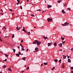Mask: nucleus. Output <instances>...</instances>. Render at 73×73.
<instances>
[{"instance_id":"60","label":"nucleus","mask_w":73,"mask_h":73,"mask_svg":"<svg viewBox=\"0 0 73 73\" xmlns=\"http://www.w3.org/2000/svg\"><path fill=\"white\" fill-rule=\"evenodd\" d=\"M21 47L22 48H23V46H22V45L21 46Z\"/></svg>"},{"instance_id":"10","label":"nucleus","mask_w":73,"mask_h":73,"mask_svg":"<svg viewBox=\"0 0 73 73\" xmlns=\"http://www.w3.org/2000/svg\"><path fill=\"white\" fill-rule=\"evenodd\" d=\"M62 13H66V12H65V11H64V10H62Z\"/></svg>"},{"instance_id":"23","label":"nucleus","mask_w":73,"mask_h":73,"mask_svg":"<svg viewBox=\"0 0 73 73\" xmlns=\"http://www.w3.org/2000/svg\"><path fill=\"white\" fill-rule=\"evenodd\" d=\"M16 55L17 56H18V57L19 56V54H16Z\"/></svg>"},{"instance_id":"26","label":"nucleus","mask_w":73,"mask_h":73,"mask_svg":"<svg viewBox=\"0 0 73 73\" xmlns=\"http://www.w3.org/2000/svg\"><path fill=\"white\" fill-rule=\"evenodd\" d=\"M66 57V56H64L63 58H64V59H65Z\"/></svg>"},{"instance_id":"17","label":"nucleus","mask_w":73,"mask_h":73,"mask_svg":"<svg viewBox=\"0 0 73 73\" xmlns=\"http://www.w3.org/2000/svg\"><path fill=\"white\" fill-rule=\"evenodd\" d=\"M61 1H62V0H59L58 1V2L59 3H61Z\"/></svg>"},{"instance_id":"3","label":"nucleus","mask_w":73,"mask_h":73,"mask_svg":"<svg viewBox=\"0 0 73 73\" xmlns=\"http://www.w3.org/2000/svg\"><path fill=\"white\" fill-rule=\"evenodd\" d=\"M38 41L37 40H35V41L33 43V44H36V43L37 44Z\"/></svg>"},{"instance_id":"50","label":"nucleus","mask_w":73,"mask_h":73,"mask_svg":"<svg viewBox=\"0 0 73 73\" xmlns=\"http://www.w3.org/2000/svg\"><path fill=\"white\" fill-rule=\"evenodd\" d=\"M72 70H73V67H71Z\"/></svg>"},{"instance_id":"18","label":"nucleus","mask_w":73,"mask_h":73,"mask_svg":"<svg viewBox=\"0 0 73 73\" xmlns=\"http://www.w3.org/2000/svg\"><path fill=\"white\" fill-rule=\"evenodd\" d=\"M54 61L55 62H57V61H58V60L57 59H54Z\"/></svg>"},{"instance_id":"38","label":"nucleus","mask_w":73,"mask_h":73,"mask_svg":"<svg viewBox=\"0 0 73 73\" xmlns=\"http://www.w3.org/2000/svg\"><path fill=\"white\" fill-rule=\"evenodd\" d=\"M45 11H42V13H45Z\"/></svg>"},{"instance_id":"37","label":"nucleus","mask_w":73,"mask_h":73,"mask_svg":"<svg viewBox=\"0 0 73 73\" xmlns=\"http://www.w3.org/2000/svg\"><path fill=\"white\" fill-rule=\"evenodd\" d=\"M31 16H33V17H35V16H34V14L31 15Z\"/></svg>"},{"instance_id":"27","label":"nucleus","mask_w":73,"mask_h":73,"mask_svg":"<svg viewBox=\"0 0 73 73\" xmlns=\"http://www.w3.org/2000/svg\"><path fill=\"white\" fill-rule=\"evenodd\" d=\"M5 67H6V66L5 65H4L3 66V68H5Z\"/></svg>"},{"instance_id":"52","label":"nucleus","mask_w":73,"mask_h":73,"mask_svg":"<svg viewBox=\"0 0 73 73\" xmlns=\"http://www.w3.org/2000/svg\"><path fill=\"white\" fill-rule=\"evenodd\" d=\"M43 65V64H42L41 65V66H42Z\"/></svg>"},{"instance_id":"6","label":"nucleus","mask_w":73,"mask_h":73,"mask_svg":"<svg viewBox=\"0 0 73 73\" xmlns=\"http://www.w3.org/2000/svg\"><path fill=\"white\" fill-rule=\"evenodd\" d=\"M43 37L44 38L45 40H46V39H49V38H48L46 36L45 37V36H43Z\"/></svg>"},{"instance_id":"57","label":"nucleus","mask_w":73,"mask_h":73,"mask_svg":"<svg viewBox=\"0 0 73 73\" xmlns=\"http://www.w3.org/2000/svg\"><path fill=\"white\" fill-rule=\"evenodd\" d=\"M20 46H21L22 45V44H20Z\"/></svg>"},{"instance_id":"39","label":"nucleus","mask_w":73,"mask_h":73,"mask_svg":"<svg viewBox=\"0 0 73 73\" xmlns=\"http://www.w3.org/2000/svg\"><path fill=\"white\" fill-rule=\"evenodd\" d=\"M3 28H4L5 29H7V28H6V27H3Z\"/></svg>"},{"instance_id":"53","label":"nucleus","mask_w":73,"mask_h":73,"mask_svg":"<svg viewBox=\"0 0 73 73\" xmlns=\"http://www.w3.org/2000/svg\"><path fill=\"white\" fill-rule=\"evenodd\" d=\"M71 73H73V70H72L71 71Z\"/></svg>"},{"instance_id":"49","label":"nucleus","mask_w":73,"mask_h":73,"mask_svg":"<svg viewBox=\"0 0 73 73\" xmlns=\"http://www.w3.org/2000/svg\"><path fill=\"white\" fill-rule=\"evenodd\" d=\"M65 67L64 66V65H63L62 66V68H64Z\"/></svg>"},{"instance_id":"34","label":"nucleus","mask_w":73,"mask_h":73,"mask_svg":"<svg viewBox=\"0 0 73 73\" xmlns=\"http://www.w3.org/2000/svg\"><path fill=\"white\" fill-rule=\"evenodd\" d=\"M37 11H41V10L40 9H39L38 10H37Z\"/></svg>"},{"instance_id":"54","label":"nucleus","mask_w":73,"mask_h":73,"mask_svg":"<svg viewBox=\"0 0 73 73\" xmlns=\"http://www.w3.org/2000/svg\"><path fill=\"white\" fill-rule=\"evenodd\" d=\"M18 48V49H20V46H18L17 47Z\"/></svg>"},{"instance_id":"24","label":"nucleus","mask_w":73,"mask_h":73,"mask_svg":"<svg viewBox=\"0 0 73 73\" xmlns=\"http://www.w3.org/2000/svg\"><path fill=\"white\" fill-rule=\"evenodd\" d=\"M17 2L18 3H20V0H17Z\"/></svg>"},{"instance_id":"20","label":"nucleus","mask_w":73,"mask_h":73,"mask_svg":"<svg viewBox=\"0 0 73 73\" xmlns=\"http://www.w3.org/2000/svg\"><path fill=\"white\" fill-rule=\"evenodd\" d=\"M65 39V38H62V36H61V40H64Z\"/></svg>"},{"instance_id":"44","label":"nucleus","mask_w":73,"mask_h":73,"mask_svg":"<svg viewBox=\"0 0 73 73\" xmlns=\"http://www.w3.org/2000/svg\"><path fill=\"white\" fill-rule=\"evenodd\" d=\"M20 8H21V9H23V8L22 7V6H21Z\"/></svg>"},{"instance_id":"2","label":"nucleus","mask_w":73,"mask_h":73,"mask_svg":"<svg viewBox=\"0 0 73 73\" xmlns=\"http://www.w3.org/2000/svg\"><path fill=\"white\" fill-rule=\"evenodd\" d=\"M47 20L48 22H50L52 21V19L50 18H48Z\"/></svg>"},{"instance_id":"58","label":"nucleus","mask_w":73,"mask_h":73,"mask_svg":"<svg viewBox=\"0 0 73 73\" xmlns=\"http://www.w3.org/2000/svg\"><path fill=\"white\" fill-rule=\"evenodd\" d=\"M29 0H27V2H28V1H29Z\"/></svg>"},{"instance_id":"56","label":"nucleus","mask_w":73,"mask_h":73,"mask_svg":"<svg viewBox=\"0 0 73 73\" xmlns=\"http://www.w3.org/2000/svg\"><path fill=\"white\" fill-rule=\"evenodd\" d=\"M70 58H71V56H70Z\"/></svg>"},{"instance_id":"35","label":"nucleus","mask_w":73,"mask_h":73,"mask_svg":"<svg viewBox=\"0 0 73 73\" xmlns=\"http://www.w3.org/2000/svg\"><path fill=\"white\" fill-rule=\"evenodd\" d=\"M68 10H70V8H68Z\"/></svg>"},{"instance_id":"59","label":"nucleus","mask_w":73,"mask_h":73,"mask_svg":"<svg viewBox=\"0 0 73 73\" xmlns=\"http://www.w3.org/2000/svg\"><path fill=\"white\" fill-rule=\"evenodd\" d=\"M19 3H17V5H19Z\"/></svg>"},{"instance_id":"61","label":"nucleus","mask_w":73,"mask_h":73,"mask_svg":"<svg viewBox=\"0 0 73 73\" xmlns=\"http://www.w3.org/2000/svg\"><path fill=\"white\" fill-rule=\"evenodd\" d=\"M1 15H4V13H2L1 14Z\"/></svg>"},{"instance_id":"36","label":"nucleus","mask_w":73,"mask_h":73,"mask_svg":"<svg viewBox=\"0 0 73 73\" xmlns=\"http://www.w3.org/2000/svg\"><path fill=\"white\" fill-rule=\"evenodd\" d=\"M71 50H72V52H73V48H72L71 49H70Z\"/></svg>"},{"instance_id":"45","label":"nucleus","mask_w":73,"mask_h":73,"mask_svg":"<svg viewBox=\"0 0 73 73\" xmlns=\"http://www.w3.org/2000/svg\"><path fill=\"white\" fill-rule=\"evenodd\" d=\"M7 59H6L5 60H4V61H7Z\"/></svg>"},{"instance_id":"7","label":"nucleus","mask_w":73,"mask_h":73,"mask_svg":"<svg viewBox=\"0 0 73 73\" xmlns=\"http://www.w3.org/2000/svg\"><path fill=\"white\" fill-rule=\"evenodd\" d=\"M48 46H51V45H52L51 43H48Z\"/></svg>"},{"instance_id":"16","label":"nucleus","mask_w":73,"mask_h":73,"mask_svg":"<svg viewBox=\"0 0 73 73\" xmlns=\"http://www.w3.org/2000/svg\"><path fill=\"white\" fill-rule=\"evenodd\" d=\"M59 45L60 47H62V43H60V44H59Z\"/></svg>"},{"instance_id":"25","label":"nucleus","mask_w":73,"mask_h":73,"mask_svg":"<svg viewBox=\"0 0 73 73\" xmlns=\"http://www.w3.org/2000/svg\"><path fill=\"white\" fill-rule=\"evenodd\" d=\"M15 35L14 34H13L12 36V37H13V38H14V37H15Z\"/></svg>"},{"instance_id":"9","label":"nucleus","mask_w":73,"mask_h":73,"mask_svg":"<svg viewBox=\"0 0 73 73\" xmlns=\"http://www.w3.org/2000/svg\"><path fill=\"white\" fill-rule=\"evenodd\" d=\"M22 59L23 60H24L25 61H26V59H26V57H24V58H23Z\"/></svg>"},{"instance_id":"64","label":"nucleus","mask_w":73,"mask_h":73,"mask_svg":"<svg viewBox=\"0 0 73 73\" xmlns=\"http://www.w3.org/2000/svg\"><path fill=\"white\" fill-rule=\"evenodd\" d=\"M0 73H2V72H1Z\"/></svg>"},{"instance_id":"19","label":"nucleus","mask_w":73,"mask_h":73,"mask_svg":"<svg viewBox=\"0 0 73 73\" xmlns=\"http://www.w3.org/2000/svg\"><path fill=\"white\" fill-rule=\"evenodd\" d=\"M27 33V34L28 35H30V32H27L26 33Z\"/></svg>"},{"instance_id":"22","label":"nucleus","mask_w":73,"mask_h":73,"mask_svg":"<svg viewBox=\"0 0 73 73\" xmlns=\"http://www.w3.org/2000/svg\"><path fill=\"white\" fill-rule=\"evenodd\" d=\"M22 50H25L24 48V46H23V47L22 48Z\"/></svg>"},{"instance_id":"13","label":"nucleus","mask_w":73,"mask_h":73,"mask_svg":"<svg viewBox=\"0 0 73 73\" xmlns=\"http://www.w3.org/2000/svg\"><path fill=\"white\" fill-rule=\"evenodd\" d=\"M68 62H71V60H70V59H68Z\"/></svg>"},{"instance_id":"21","label":"nucleus","mask_w":73,"mask_h":73,"mask_svg":"<svg viewBox=\"0 0 73 73\" xmlns=\"http://www.w3.org/2000/svg\"><path fill=\"white\" fill-rule=\"evenodd\" d=\"M44 65H48V63H47V62L46 63H44Z\"/></svg>"},{"instance_id":"55","label":"nucleus","mask_w":73,"mask_h":73,"mask_svg":"<svg viewBox=\"0 0 73 73\" xmlns=\"http://www.w3.org/2000/svg\"><path fill=\"white\" fill-rule=\"evenodd\" d=\"M23 72H24V71H22L21 72L23 73Z\"/></svg>"},{"instance_id":"40","label":"nucleus","mask_w":73,"mask_h":73,"mask_svg":"<svg viewBox=\"0 0 73 73\" xmlns=\"http://www.w3.org/2000/svg\"><path fill=\"white\" fill-rule=\"evenodd\" d=\"M5 56H6V57H7L8 56V55H7L6 54H5Z\"/></svg>"},{"instance_id":"5","label":"nucleus","mask_w":73,"mask_h":73,"mask_svg":"<svg viewBox=\"0 0 73 73\" xmlns=\"http://www.w3.org/2000/svg\"><path fill=\"white\" fill-rule=\"evenodd\" d=\"M20 28H21V27H19L18 26V25L17 27L16 28V29H17L18 31H19V30H20Z\"/></svg>"},{"instance_id":"1","label":"nucleus","mask_w":73,"mask_h":73,"mask_svg":"<svg viewBox=\"0 0 73 73\" xmlns=\"http://www.w3.org/2000/svg\"><path fill=\"white\" fill-rule=\"evenodd\" d=\"M69 23L65 22L64 24H62V26H68V25H69Z\"/></svg>"},{"instance_id":"32","label":"nucleus","mask_w":73,"mask_h":73,"mask_svg":"<svg viewBox=\"0 0 73 73\" xmlns=\"http://www.w3.org/2000/svg\"><path fill=\"white\" fill-rule=\"evenodd\" d=\"M62 44H65V41H64L63 42V41H62Z\"/></svg>"},{"instance_id":"12","label":"nucleus","mask_w":73,"mask_h":73,"mask_svg":"<svg viewBox=\"0 0 73 73\" xmlns=\"http://www.w3.org/2000/svg\"><path fill=\"white\" fill-rule=\"evenodd\" d=\"M35 50L36 51V52H37V51H38V49L37 48H35Z\"/></svg>"},{"instance_id":"30","label":"nucleus","mask_w":73,"mask_h":73,"mask_svg":"<svg viewBox=\"0 0 73 73\" xmlns=\"http://www.w3.org/2000/svg\"><path fill=\"white\" fill-rule=\"evenodd\" d=\"M29 67H27V70H29Z\"/></svg>"},{"instance_id":"62","label":"nucleus","mask_w":73,"mask_h":73,"mask_svg":"<svg viewBox=\"0 0 73 73\" xmlns=\"http://www.w3.org/2000/svg\"><path fill=\"white\" fill-rule=\"evenodd\" d=\"M12 15H14V13H12Z\"/></svg>"},{"instance_id":"47","label":"nucleus","mask_w":73,"mask_h":73,"mask_svg":"<svg viewBox=\"0 0 73 73\" xmlns=\"http://www.w3.org/2000/svg\"><path fill=\"white\" fill-rule=\"evenodd\" d=\"M64 6H66V4L65 3V4L64 5Z\"/></svg>"},{"instance_id":"63","label":"nucleus","mask_w":73,"mask_h":73,"mask_svg":"<svg viewBox=\"0 0 73 73\" xmlns=\"http://www.w3.org/2000/svg\"><path fill=\"white\" fill-rule=\"evenodd\" d=\"M6 37H7V36H5V38H6Z\"/></svg>"},{"instance_id":"29","label":"nucleus","mask_w":73,"mask_h":73,"mask_svg":"<svg viewBox=\"0 0 73 73\" xmlns=\"http://www.w3.org/2000/svg\"><path fill=\"white\" fill-rule=\"evenodd\" d=\"M59 62L60 63H61V59H60V60H59Z\"/></svg>"},{"instance_id":"51","label":"nucleus","mask_w":73,"mask_h":73,"mask_svg":"<svg viewBox=\"0 0 73 73\" xmlns=\"http://www.w3.org/2000/svg\"><path fill=\"white\" fill-rule=\"evenodd\" d=\"M1 12H3V9H1Z\"/></svg>"},{"instance_id":"4","label":"nucleus","mask_w":73,"mask_h":73,"mask_svg":"<svg viewBox=\"0 0 73 73\" xmlns=\"http://www.w3.org/2000/svg\"><path fill=\"white\" fill-rule=\"evenodd\" d=\"M40 44H41V42L38 41L37 42V45H38H38H40Z\"/></svg>"},{"instance_id":"31","label":"nucleus","mask_w":73,"mask_h":73,"mask_svg":"<svg viewBox=\"0 0 73 73\" xmlns=\"http://www.w3.org/2000/svg\"><path fill=\"white\" fill-rule=\"evenodd\" d=\"M13 52L14 53H15V52L16 51V50H15V49H13Z\"/></svg>"},{"instance_id":"15","label":"nucleus","mask_w":73,"mask_h":73,"mask_svg":"<svg viewBox=\"0 0 73 73\" xmlns=\"http://www.w3.org/2000/svg\"><path fill=\"white\" fill-rule=\"evenodd\" d=\"M54 44L55 46H57V43L56 42L54 43Z\"/></svg>"},{"instance_id":"41","label":"nucleus","mask_w":73,"mask_h":73,"mask_svg":"<svg viewBox=\"0 0 73 73\" xmlns=\"http://www.w3.org/2000/svg\"><path fill=\"white\" fill-rule=\"evenodd\" d=\"M19 54H19H19H20V55H21V52H19Z\"/></svg>"},{"instance_id":"33","label":"nucleus","mask_w":73,"mask_h":73,"mask_svg":"<svg viewBox=\"0 0 73 73\" xmlns=\"http://www.w3.org/2000/svg\"><path fill=\"white\" fill-rule=\"evenodd\" d=\"M55 69V68L54 67H53L52 69H51L52 70H53V69Z\"/></svg>"},{"instance_id":"42","label":"nucleus","mask_w":73,"mask_h":73,"mask_svg":"<svg viewBox=\"0 0 73 73\" xmlns=\"http://www.w3.org/2000/svg\"><path fill=\"white\" fill-rule=\"evenodd\" d=\"M67 56L68 58H70V56H68V55H67Z\"/></svg>"},{"instance_id":"14","label":"nucleus","mask_w":73,"mask_h":73,"mask_svg":"<svg viewBox=\"0 0 73 73\" xmlns=\"http://www.w3.org/2000/svg\"><path fill=\"white\" fill-rule=\"evenodd\" d=\"M8 70H9V71H10V72H12V71L11 69L10 68H8Z\"/></svg>"},{"instance_id":"11","label":"nucleus","mask_w":73,"mask_h":73,"mask_svg":"<svg viewBox=\"0 0 73 73\" xmlns=\"http://www.w3.org/2000/svg\"><path fill=\"white\" fill-rule=\"evenodd\" d=\"M22 31H24V32H25V33H27V32L26 30H25L24 29H22Z\"/></svg>"},{"instance_id":"48","label":"nucleus","mask_w":73,"mask_h":73,"mask_svg":"<svg viewBox=\"0 0 73 73\" xmlns=\"http://www.w3.org/2000/svg\"><path fill=\"white\" fill-rule=\"evenodd\" d=\"M28 50H29V49H27L26 50V51H27V52H28Z\"/></svg>"},{"instance_id":"28","label":"nucleus","mask_w":73,"mask_h":73,"mask_svg":"<svg viewBox=\"0 0 73 73\" xmlns=\"http://www.w3.org/2000/svg\"><path fill=\"white\" fill-rule=\"evenodd\" d=\"M9 11H11V12H12V11H13V10H12V9H9Z\"/></svg>"},{"instance_id":"46","label":"nucleus","mask_w":73,"mask_h":73,"mask_svg":"<svg viewBox=\"0 0 73 73\" xmlns=\"http://www.w3.org/2000/svg\"><path fill=\"white\" fill-rule=\"evenodd\" d=\"M0 40L1 41V42H2V41H3V40H2L1 39V38H0Z\"/></svg>"},{"instance_id":"8","label":"nucleus","mask_w":73,"mask_h":73,"mask_svg":"<svg viewBox=\"0 0 73 73\" xmlns=\"http://www.w3.org/2000/svg\"><path fill=\"white\" fill-rule=\"evenodd\" d=\"M52 7V5H48L47 8H51V7Z\"/></svg>"},{"instance_id":"43","label":"nucleus","mask_w":73,"mask_h":73,"mask_svg":"<svg viewBox=\"0 0 73 73\" xmlns=\"http://www.w3.org/2000/svg\"><path fill=\"white\" fill-rule=\"evenodd\" d=\"M23 39L21 40V42H23Z\"/></svg>"}]
</instances>
